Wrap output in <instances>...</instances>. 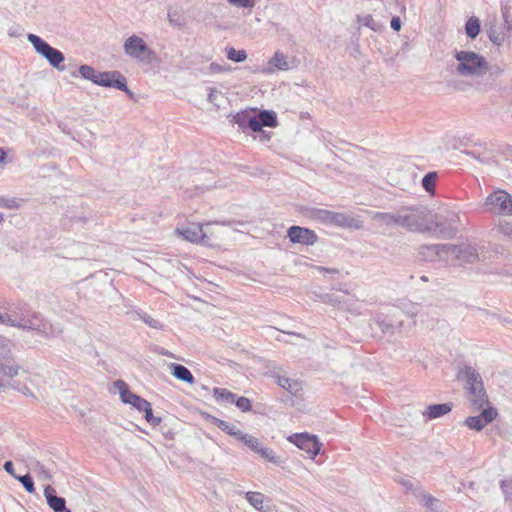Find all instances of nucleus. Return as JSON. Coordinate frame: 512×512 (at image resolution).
Listing matches in <instances>:
<instances>
[{
    "label": "nucleus",
    "instance_id": "f257e3e1",
    "mask_svg": "<svg viewBox=\"0 0 512 512\" xmlns=\"http://www.w3.org/2000/svg\"><path fill=\"white\" fill-rule=\"evenodd\" d=\"M454 59L450 68L461 77L482 78L492 84L503 72L502 68L490 65L484 56L474 51L455 50Z\"/></svg>",
    "mask_w": 512,
    "mask_h": 512
},
{
    "label": "nucleus",
    "instance_id": "f03ea898",
    "mask_svg": "<svg viewBox=\"0 0 512 512\" xmlns=\"http://www.w3.org/2000/svg\"><path fill=\"white\" fill-rule=\"evenodd\" d=\"M458 378L465 382L466 396L474 410L483 409L490 405L480 373L472 366H464L458 373Z\"/></svg>",
    "mask_w": 512,
    "mask_h": 512
},
{
    "label": "nucleus",
    "instance_id": "7ed1b4c3",
    "mask_svg": "<svg viewBox=\"0 0 512 512\" xmlns=\"http://www.w3.org/2000/svg\"><path fill=\"white\" fill-rule=\"evenodd\" d=\"M79 75L83 79L90 80L96 85L121 90L130 98H133V93L127 86L126 78L119 71L97 72L92 66L81 65L79 67Z\"/></svg>",
    "mask_w": 512,
    "mask_h": 512
},
{
    "label": "nucleus",
    "instance_id": "20e7f679",
    "mask_svg": "<svg viewBox=\"0 0 512 512\" xmlns=\"http://www.w3.org/2000/svg\"><path fill=\"white\" fill-rule=\"evenodd\" d=\"M232 121L243 132L246 130L257 132L262 131L263 127L275 128L278 125L277 115L271 110H261L256 114L241 111L233 116Z\"/></svg>",
    "mask_w": 512,
    "mask_h": 512
},
{
    "label": "nucleus",
    "instance_id": "39448f33",
    "mask_svg": "<svg viewBox=\"0 0 512 512\" xmlns=\"http://www.w3.org/2000/svg\"><path fill=\"white\" fill-rule=\"evenodd\" d=\"M15 321L17 328L33 330L45 337H56L62 332L58 325L51 324L40 313L33 311L28 318H19V320Z\"/></svg>",
    "mask_w": 512,
    "mask_h": 512
},
{
    "label": "nucleus",
    "instance_id": "423d86ee",
    "mask_svg": "<svg viewBox=\"0 0 512 512\" xmlns=\"http://www.w3.org/2000/svg\"><path fill=\"white\" fill-rule=\"evenodd\" d=\"M27 39L32 44L35 51L45 58L53 68L59 71L65 70V66L63 65L65 57L60 50L52 47L44 39L32 33L27 35Z\"/></svg>",
    "mask_w": 512,
    "mask_h": 512
},
{
    "label": "nucleus",
    "instance_id": "0eeeda50",
    "mask_svg": "<svg viewBox=\"0 0 512 512\" xmlns=\"http://www.w3.org/2000/svg\"><path fill=\"white\" fill-rule=\"evenodd\" d=\"M449 250V261L455 262L457 265L473 264L484 257L483 250L474 244H450Z\"/></svg>",
    "mask_w": 512,
    "mask_h": 512
},
{
    "label": "nucleus",
    "instance_id": "6e6552de",
    "mask_svg": "<svg viewBox=\"0 0 512 512\" xmlns=\"http://www.w3.org/2000/svg\"><path fill=\"white\" fill-rule=\"evenodd\" d=\"M484 206L490 213L510 216L512 215V195L501 189L495 190L486 197Z\"/></svg>",
    "mask_w": 512,
    "mask_h": 512
},
{
    "label": "nucleus",
    "instance_id": "1a4fd4ad",
    "mask_svg": "<svg viewBox=\"0 0 512 512\" xmlns=\"http://www.w3.org/2000/svg\"><path fill=\"white\" fill-rule=\"evenodd\" d=\"M427 210L424 207L407 208L397 213V225L412 231H420L424 226Z\"/></svg>",
    "mask_w": 512,
    "mask_h": 512
},
{
    "label": "nucleus",
    "instance_id": "9d476101",
    "mask_svg": "<svg viewBox=\"0 0 512 512\" xmlns=\"http://www.w3.org/2000/svg\"><path fill=\"white\" fill-rule=\"evenodd\" d=\"M288 441L305 451L312 459L320 453L322 447V443L319 442L318 438L308 433L293 434L288 437Z\"/></svg>",
    "mask_w": 512,
    "mask_h": 512
},
{
    "label": "nucleus",
    "instance_id": "9b49d317",
    "mask_svg": "<svg viewBox=\"0 0 512 512\" xmlns=\"http://www.w3.org/2000/svg\"><path fill=\"white\" fill-rule=\"evenodd\" d=\"M212 224V222L205 223V226L208 227ZM204 224L200 223H191L187 227L177 228V233H179L185 240H188L192 243L208 245L209 244V236L208 231L203 230Z\"/></svg>",
    "mask_w": 512,
    "mask_h": 512
},
{
    "label": "nucleus",
    "instance_id": "f8f14e48",
    "mask_svg": "<svg viewBox=\"0 0 512 512\" xmlns=\"http://www.w3.org/2000/svg\"><path fill=\"white\" fill-rule=\"evenodd\" d=\"M124 51L128 56L138 60H144V55L149 57L153 54L145 41L137 35H132L125 40Z\"/></svg>",
    "mask_w": 512,
    "mask_h": 512
},
{
    "label": "nucleus",
    "instance_id": "ddd939ff",
    "mask_svg": "<svg viewBox=\"0 0 512 512\" xmlns=\"http://www.w3.org/2000/svg\"><path fill=\"white\" fill-rule=\"evenodd\" d=\"M481 413L476 416H469L465 419V425L472 430L481 431L486 425L491 423L498 415L496 408L491 405L480 409Z\"/></svg>",
    "mask_w": 512,
    "mask_h": 512
},
{
    "label": "nucleus",
    "instance_id": "4468645a",
    "mask_svg": "<svg viewBox=\"0 0 512 512\" xmlns=\"http://www.w3.org/2000/svg\"><path fill=\"white\" fill-rule=\"evenodd\" d=\"M287 237L292 243L301 245H314L318 241L315 231L301 226H291L287 230Z\"/></svg>",
    "mask_w": 512,
    "mask_h": 512
},
{
    "label": "nucleus",
    "instance_id": "2eb2a0df",
    "mask_svg": "<svg viewBox=\"0 0 512 512\" xmlns=\"http://www.w3.org/2000/svg\"><path fill=\"white\" fill-rule=\"evenodd\" d=\"M450 244H429L419 248V254L426 261L445 260L449 261L448 254Z\"/></svg>",
    "mask_w": 512,
    "mask_h": 512
},
{
    "label": "nucleus",
    "instance_id": "dca6fc26",
    "mask_svg": "<svg viewBox=\"0 0 512 512\" xmlns=\"http://www.w3.org/2000/svg\"><path fill=\"white\" fill-rule=\"evenodd\" d=\"M295 66L296 65H295L294 59L289 60L288 57L284 53H282L280 51H276L274 53L273 57H271L268 60L267 65L265 67V72L268 74H273L276 71L290 70V69L294 68Z\"/></svg>",
    "mask_w": 512,
    "mask_h": 512
},
{
    "label": "nucleus",
    "instance_id": "f3484780",
    "mask_svg": "<svg viewBox=\"0 0 512 512\" xmlns=\"http://www.w3.org/2000/svg\"><path fill=\"white\" fill-rule=\"evenodd\" d=\"M329 224H333L343 228L360 229L362 227L361 221L350 217L344 213L333 212L330 213Z\"/></svg>",
    "mask_w": 512,
    "mask_h": 512
},
{
    "label": "nucleus",
    "instance_id": "a211bd4d",
    "mask_svg": "<svg viewBox=\"0 0 512 512\" xmlns=\"http://www.w3.org/2000/svg\"><path fill=\"white\" fill-rule=\"evenodd\" d=\"M44 496L46 498L48 506L54 512H62L66 510L65 498L57 496L56 490L51 485H47L45 487Z\"/></svg>",
    "mask_w": 512,
    "mask_h": 512
},
{
    "label": "nucleus",
    "instance_id": "6ab92c4d",
    "mask_svg": "<svg viewBox=\"0 0 512 512\" xmlns=\"http://www.w3.org/2000/svg\"><path fill=\"white\" fill-rule=\"evenodd\" d=\"M453 404L451 402L441 404H431L426 407L423 416L426 420H433L440 418L452 411Z\"/></svg>",
    "mask_w": 512,
    "mask_h": 512
},
{
    "label": "nucleus",
    "instance_id": "aec40b11",
    "mask_svg": "<svg viewBox=\"0 0 512 512\" xmlns=\"http://www.w3.org/2000/svg\"><path fill=\"white\" fill-rule=\"evenodd\" d=\"M171 374L177 378L178 380H181L183 382H186L188 384L194 383V376L191 373V371L185 367L182 364L178 363H171L169 365Z\"/></svg>",
    "mask_w": 512,
    "mask_h": 512
},
{
    "label": "nucleus",
    "instance_id": "412c9836",
    "mask_svg": "<svg viewBox=\"0 0 512 512\" xmlns=\"http://www.w3.org/2000/svg\"><path fill=\"white\" fill-rule=\"evenodd\" d=\"M376 322L381 331L388 335H394L397 332H400L403 325L401 320L394 321L392 319H378Z\"/></svg>",
    "mask_w": 512,
    "mask_h": 512
},
{
    "label": "nucleus",
    "instance_id": "4be33fe9",
    "mask_svg": "<svg viewBox=\"0 0 512 512\" xmlns=\"http://www.w3.org/2000/svg\"><path fill=\"white\" fill-rule=\"evenodd\" d=\"M114 387L118 389L121 401L125 404L131 405V402L134 401V398L139 397L130 391L128 385L123 380H116L114 382Z\"/></svg>",
    "mask_w": 512,
    "mask_h": 512
},
{
    "label": "nucleus",
    "instance_id": "5701e85b",
    "mask_svg": "<svg viewBox=\"0 0 512 512\" xmlns=\"http://www.w3.org/2000/svg\"><path fill=\"white\" fill-rule=\"evenodd\" d=\"M27 466L35 472L40 479L45 481H50L52 479L50 471L38 460L31 458Z\"/></svg>",
    "mask_w": 512,
    "mask_h": 512
},
{
    "label": "nucleus",
    "instance_id": "b1692460",
    "mask_svg": "<svg viewBox=\"0 0 512 512\" xmlns=\"http://www.w3.org/2000/svg\"><path fill=\"white\" fill-rule=\"evenodd\" d=\"M217 428L227 433L228 435L238 439L242 431L238 429L235 425H231L228 422L221 420L216 417H212L211 421Z\"/></svg>",
    "mask_w": 512,
    "mask_h": 512
},
{
    "label": "nucleus",
    "instance_id": "393cba45",
    "mask_svg": "<svg viewBox=\"0 0 512 512\" xmlns=\"http://www.w3.org/2000/svg\"><path fill=\"white\" fill-rule=\"evenodd\" d=\"M245 498L256 510L261 512H268V509H266L263 505L264 496L260 492L249 491L245 494Z\"/></svg>",
    "mask_w": 512,
    "mask_h": 512
},
{
    "label": "nucleus",
    "instance_id": "a878e982",
    "mask_svg": "<svg viewBox=\"0 0 512 512\" xmlns=\"http://www.w3.org/2000/svg\"><path fill=\"white\" fill-rule=\"evenodd\" d=\"M237 440L241 441L250 450H252L253 452H255L257 454H258L259 450L263 446L258 438L254 437V436H251L249 434H246L243 431H242V433L240 434V436H239V438Z\"/></svg>",
    "mask_w": 512,
    "mask_h": 512
},
{
    "label": "nucleus",
    "instance_id": "bb28decb",
    "mask_svg": "<svg viewBox=\"0 0 512 512\" xmlns=\"http://www.w3.org/2000/svg\"><path fill=\"white\" fill-rule=\"evenodd\" d=\"M213 395L217 402H222L225 404L234 403L236 398V394L224 388H214Z\"/></svg>",
    "mask_w": 512,
    "mask_h": 512
},
{
    "label": "nucleus",
    "instance_id": "cd10ccee",
    "mask_svg": "<svg viewBox=\"0 0 512 512\" xmlns=\"http://www.w3.org/2000/svg\"><path fill=\"white\" fill-rule=\"evenodd\" d=\"M465 33L468 38L475 39L480 33V21L476 17H470L465 24Z\"/></svg>",
    "mask_w": 512,
    "mask_h": 512
},
{
    "label": "nucleus",
    "instance_id": "c85d7f7f",
    "mask_svg": "<svg viewBox=\"0 0 512 512\" xmlns=\"http://www.w3.org/2000/svg\"><path fill=\"white\" fill-rule=\"evenodd\" d=\"M331 211L319 208H310L307 210V215L317 221L329 224Z\"/></svg>",
    "mask_w": 512,
    "mask_h": 512
},
{
    "label": "nucleus",
    "instance_id": "c756f323",
    "mask_svg": "<svg viewBox=\"0 0 512 512\" xmlns=\"http://www.w3.org/2000/svg\"><path fill=\"white\" fill-rule=\"evenodd\" d=\"M258 454L265 459L266 461L279 465L281 464V459L279 456L276 455V453L273 451V449L269 447L262 446V448L259 450Z\"/></svg>",
    "mask_w": 512,
    "mask_h": 512
},
{
    "label": "nucleus",
    "instance_id": "7c9ffc66",
    "mask_svg": "<svg viewBox=\"0 0 512 512\" xmlns=\"http://www.w3.org/2000/svg\"><path fill=\"white\" fill-rule=\"evenodd\" d=\"M226 56L229 60L234 61L236 63H241L246 60L247 53L245 50H236L233 47H229L226 49Z\"/></svg>",
    "mask_w": 512,
    "mask_h": 512
},
{
    "label": "nucleus",
    "instance_id": "2f4dec72",
    "mask_svg": "<svg viewBox=\"0 0 512 512\" xmlns=\"http://www.w3.org/2000/svg\"><path fill=\"white\" fill-rule=\"evenodd\" d=\"M421 500L424 506L431 512H439L440 501L428 494L422 493Z\"/></svg>",
    "mask_w": 512,
    "mask_h": 512
},
{
    "label": "nucleus",
    "instance_id": "473e14b6",
    "mask_svg": "<svg viewBox=\"0 0 512 512\" xmlns=\"http://www.w3.org/2000/svg\"><path fill=\"white\" fill-rule=\"evenodd\" d=\"M438 178L437 172H428L422 178V186L425 191L432 193L434 191V187Z\"/></svg>",
    "mask_w": 512,
    "mask_h": 512
},
{
    "label": "nucleus",
    "instance_id": "72a5a7b5",
    "mask_svg": "<svg viewBox=\"0 0 512 512\" xmlns=\"http://www.w3.org/2000/svg\"><path fill=\"white\" fill-rule=\"evenodd\" d=\"M167 18H168L169 23L174 27L180 28L184 24V19H183L182 14L176 9L169 8L168 13H167Z\"/></svg>",
    "mask_w": 512,
    "mask_h": 512
},
{
    "label": "nucleus",
    "instance_id": "f704fd0d",
    "mask_svg": "<svg viewBox=\"0 0 512 512\" xmlns=\"http://www.w3.org/2000/svg\"><path fill=\"white\" fill-rule=\"evenodd\" d=\"M374 220L380 221L386 225H397V213H382L377 212L375 213Z\"/></svg>",
    "mask_w": 512,
    "mask_h": 512
},
{
    "label": "nucleus",
    "instance_id": "c9c22d12",
    "mask_svg": "<svg viewBox=\"0 0 512 512\" xmlns=\"http://www.w3.org/2000/svg\"><path fill=\"white\" fill-rule=\"evenodd\" d=\"M497 230L499 233L503 234L510 241H512V220H507V219L500 220L497 225Z\"/></svg>",
    "mask_w": 512,
    "mask_h": 512
},
{
    "label": "nucleus",
    "instance_id": "e433bc0d",
    "mask_svg": "<svg viewBox=\"0 0 512 512\" xmlns=\"http://www.w3.org/2000/svg\"><path fill=\"white\" fill-rule=\"evenodd\" d=\"M505 35L506 34L504 31H499L495 26L491 27L490 30L488 31L489 39L491 40V42L498 46H500L503 43Z\"/></svg>",
    "mask_w": 512,
    "mask_h": 512
},
{
    "label": "nucleus",
    "instance_id": "4c0bfd02",
    "mask_svg": "<svg viewBox=\"0 0 512 512\" xmlns=\"http://www.w3.org/2000/svg\"><path fill=\"white\" fill-rule=\"evenodd\" d=\"M16 479L23 485L28 493L35 492L34 481L30 474H25L22 476L19 475Z\"/></svg>",
    "mask_w": 512,
    "mask_h": 512
},
{
    "label": "nucleus",
    "instance_id": "58836bf2",
    "mask_svg": "<svg viewBox=\"0 0 512 512\" xmlns=\"http://www.w3.org/2000/svg\"><path fill=\"white\" fill-rule=\"evenodd\" d=\"M31 312H32L31 310H28L26 308H21V309H19V311H16V310L11 311V313H9V316H11L10 326L16 327V325H15L16 321H14V320H19V318H28V316L30 315Z\"/></svg>",
    "mask_w": 512,
    "mask_h": 512
},
{
    "label": "nucleus",
    "instance_id": "ea45409f",
    "mask_svg": "<svg viewBox=\"0 0 512 512\" xmlns=\"http://www.w3.org/2000/svg\"><path fill=\"white\" fill-rule=\"evenodd\" d=\"M234 403L236 407L242 412H249L252 409V403L247 397L241 396L235 398Z\"/></svg>",
    "mask_w": 512,
    "mask_h": 512
},
{
    "label": "nucleus",
    "instance_id": "a19ab883",
    "mask_svg": "<svg viewBox=\"0 0 512 512\" xmlns=\"http://www.w3.org/2000/svg\"><path fill=\"white\" fill-rule=\"evenodd\" d=\"M138 316L149 327L154 328V329H161L162 328V324L158 320L154 319L152 316H150V315H148V314H146L144 312L138 313Z\"/></svg>",
    "mask_w": 512,
    "mask_h": 512
},
{
    "label": "nucleus",
    "instance_id": "79ce46f5",
    "mask_svg": "<svg viewBox=\"0 0 512 512\" xmlns=\"http://www.w3.org/2000/svg\"><path fill=\"white\" fill-rule=\"evenodd\" d=\"M436 231L443 237V238H452L455 233L456 229L445 226L444 224L436 223Z\"/></svg>",
    "mask_w": 512,
    "mask_h": 512
},
{
    "label": "nucleus",
    "instance_id": "37998d69",
    "mask_svg": "<svg viewBox=\"0 0 512 512\" xmlns=\"http://www.w3.org/2000/svg\"><path fill=\"white\" fill-rule=\"evenodd\" d=\"M144 417H145V420L152 426H157L161 423V418L160 417H155L153 415V410H152V407H151V404H149L148 408H146L144 411Z\"/></svg>",
    "mask_w": 512,
    "mask_h": 512
},
{
    "label": "nucleus",
    "instance_id": "c03bdc74",
    "mask_svg": "<svg viewBox=\"0 0 512 512\" xmlns=\"http://www.w3.org/2000/svg\"><path fill=\"white\" fill-rule=\"evenodd\" d=\"M222 93L215 88H209L208 101L217 107L221 106L220 100H222Z\"/></svg>",
    "mask_w": 512,
    "mask_h": 512
},
{
    "label": "nucleus",
    "instance_id": "a18cd8bd",
    "mask_svg": "<svg viewBox=\"0 0 512 512\" xmlns=\"http://www.w3.org/2000/svg\"><path fill=\"white\" fill-rule=\"evenodd\" d=\"M358 21L366 26V27H369L370 29L376 31L378 29V23L374 20V18L371 16V15H364V16H359L358 17Z\"/></svg>",
    "mask_w": 512,
    "mask_h": 512
},
{
    "label": "nucleus",
    "instance_id": "49530a36",
    "mask_svg": "<svg viewBox=\"0 0 512 512\" xmlns=\"http://www.w3.org/2000/svg\"><path fill=\"white\" fill-rule=\"evenodd\" d=\"M0 374L12 378L18 374V367L13 364L3 363L2 369L0 370Z\"/></svg>",
    "mask_w": 512,
    "mask_h": 512
},
{
    "label": "nucleus",
    "instance_id": "de8ad7c7",
    "mask_svg": "<svg viewBox=\"0 0 512 512\" xmlns=\"http://www.w3.org/2000/svg\"><path fill=\"white\" fill-rule=\"evenodd\" d=\"M228 3L237 8H249L252 9L255 6L253 0H227Z\"/></svg>",
    "mask_w": 512,
    "mask_h": 512
},
{
    "label": "nucleus",
    "instance_id": "09e8293b",
    "mask_svg": "<svg viewBox=\"0 0 512 512\" xmlns=\"http://www.w3.org/2000/svg\"><path fill=\"white\" fill-rule=\"evenodd\" d=\"M149 404L150 402L140 396L138 398H134V401L131 402V405L140 412H143L146 408H148Z\"/></svg>",
    "mask_w": 512,
    "mask_h": 512
},
{
    "label": "nucleus",
    "instance_id": "8fccbe9b",
    "mask_svg": "<svg viewBox=\"0 0 512 512\" xmlns=\"http://www.w3.org/2000/svg\"><path fill=\"white\" fill-rule=\"evenodd\" d=\"M277 383L282 388L292 392V381L289 378L284 377V376H279L277 379Z\"/></svg>",
    "mask_w": 512,
    "mask_h": 512
},
{
    "label": "nucleus",
    "instance_id": "3c124183",
    "mask_svg": "<svg viewBox=\"0 0 512 512\" xmlns=\"http://www.w3.org/2000/svg\"><path fill=\"white\" fill-rule=\"evenodd\" d=\"M3 468H4V470H5L8 474H10L13 478H15V479H16V478L19 476V475H17V474L15 473L14 465H13L12 461H6V462L4 463V465H3Z\"/></svg>",
    "mask_w": 512,
    "mask_h": 512
},
{
    "label": "nucleus",
    "instance_id": "603ef678",
    "mask_svg": "<svg viewBox=\"0 0 512 512\" xmlns=\"http://www.w3.org/2000/svg\"><path fill=\"white\" fill-rule=\"evenodd\" d=\"M390 26L393 30L399 31L401 29V20L399 17H393L391 19Z\"/></svg>",
    "mask_w": 512,
    "mask_h": 512
},
{
    "label": "nucleus",
    "instance_id": "864d4df0",
    "mask_svg": "<svg viewBox=\"0 0 512 512\" xmlns=\"http://www.w3.org/2000/svg\"><path fill=\"white\" fill-rule=\"evenodd\" d=\"M10 320H11V316H9V313L0 311V324H5V325L10 326Z\"/></svg>",
    "mask_w": 512,
    "mask_h": 512
},
{
    "label": "nucleus",
    "instance_id": "5fc2aeb1",
    "mask_svg": "<svg viewBox=\"0 0 512 512\" xmlns=\"http://www.w3.org/2000/svg\"><path fill=\"white\" fill-rule=\"evenodd\" d=\"M501 489L505 495V500L507 501L508 499H510V495H509V492H508V486H509V481L507 480H502L501 481Z\"/></svg>",
    "mask_w": 512,
    "mask_h": 512
},
{
    "label": "nucleus",
    "instance_id": "6e6d98bb",
    "mask_svg": "<svg viewBox=\"0 0 512 512\" xmlns=\"http://www.w3.org/2000/svg\"><path fill=\"white\" fill-rule=\"evenodd\" d=\"M260 134V141L265 142L270 140V134L266 133L265 131H259Z\"/></svg>",
    "mask_w": 512,
    "mask_h": 512
},
{
    "label": "nucleus",
    "instance_id": "4d7b16f0",
    "mask_svg": "<svg viewBox=\"0 0 512 512\" xmlns=\"http://www.w3.org/2000/svg\"><path fill=\"white\" fill-rule=\"evenodd\" d=\"M497 320L503 324H512V319L510 318H503L501 316H496Z\"/></svg>",
    "mask_w": 512,
    "mask_h": 512
},
{
    "label": "nucleus",
    "instance_id": "13d9d810",
    "mask_svg": "<svg viewBox=\"0 0 512 512\" xmlns=\"http://www.w3.org/2000/svg\"><path fill=\"white\" fill-rule=\"evenodd\" d=\"M502 13H503L504 21H505V26H507V29H509L510 23L508 21V12L506 10H503Z\"/></svg>",
    "mask_w": 512,
    "mask_h": 512
},
{
    "label": "nucleus",
    "instance_id": "bf43d9fd",
    "mask_svg": "<svg viewBox=\"0 0 512 512\" xmlns=\"http://www.w3.org/2000/svg\"><path fill=\"white\" fill-rule=\"evenodd\" d=\"M463 153H465L468 156L474 157L475 159L479 160V157L475 155L473 151L464 150Z\"/></svg>",
    "mask_w": 512,
    "mask_h": 512
},
{
    "label": "nucleus",
    "instance_id": "052dcab7",
    "mask_svg": "<svg viewBox=\"0 0 512 512\" xmlns=\"http://www.w3.org/2000/svg\"><path fill=\"white\" fill-rule=\"evenodd\" d=\"M6 157V153L3 151V149L0 148V164L4 162Z\"/></svg>",
    "mask_w": 512,
    "mask_h": 512
},
{
    "label": "nucleus",
    "instance_id": "680f3d73",
    "mask_svg": "<svg viewBox=\"0 0 512 512\" xmlns=\"http://www.w3.org/2000/svg\"><path fill=\"white\" fill-rule=\"evenodd\" d=\"M160 354L168 356V357H172L173 356L172 353H170L169 351L165 350L164 348H162Z\"/></svg>",
    "mask_w": 512,
    "mask_h": 512
},
{
    "label": "nucleus",
    "instance_id": "e2e57ef3",
    "mask_svg": "<svg viewBox=\"0 0 512 512\" xmlns=\"http://www.w3.org/2000/svg\"><path fill=\"white\" fill-rule=\"evenodd\" d=\"M211 68L214 70V71H221V68L219 65L215 64V63H212L211 64Z\"/></svg>",
    "mask_w": 512,
    "mask_h": 512
},
{
    "label": "nucleus",
    "instance_id": "0e129e2a",
    "mask_svg": "<svg viewBox=\"0 0 512 512\" xmlns=\"http://www.w3.org/2000/svg\"><path fill=\"white\" fill-rule=\"evenodd\" d=\"M324 270L328 273H338V270L334 268H324Z\"/></svg>",
    "mask_w": 512,
    "mask_h": 512
},
{
    "label": "nucleus",
    "instance_id": "69168bd1",
    "mask_svg": "<svg viewBox=\"0 0 512 512\" xmlns=\"http://www.w3.org/2000/svg\"><path fill=\"white\" fill-rule=\"evenodd\" d=\"M421 280L426 282V281H428V278L426 276H421Z\"/></svg>",
    "mask_w": 512,
    "mask_h": 512
},
{
    "label": "nucleus",
    "instance_id": "338daca9",
    "mask_svg": "<svg viewBox=\"0 0 512 512\" xmlns=\"http://www.w3.org/2000/svg\"><path fill=\"white\" fill-rule=\"evenodd\" d=\"M62 512H72V511L66 507V510L62 511Z\"/></svg>",
    "mask_w": 512,
    "mask_h": 512
},
{
    "label": "nucleus",
    "instance_id": "774afa93",
    "mask_svg": "<svg viewBox=\"0 0 512 512\" xmlns=\"http://www.w3.org/2000/svg\"><path fill=\"white\" fill-rule=\"evenodd\" d=\"M3 220V214L0 213V222Z\"/></svg>",
    "mask_w": 512,
    "mask_h": 512
}]
</instances>
